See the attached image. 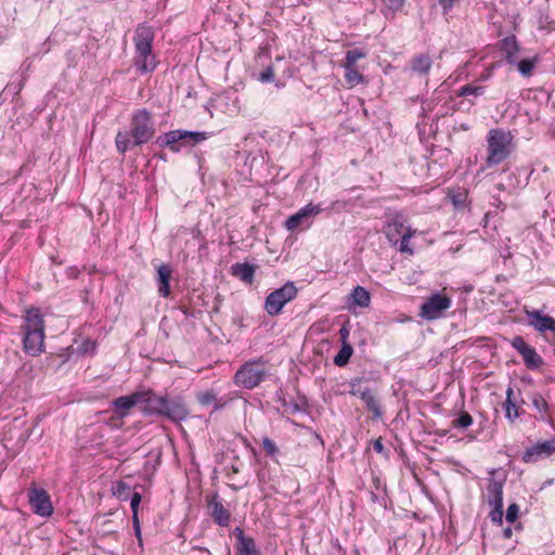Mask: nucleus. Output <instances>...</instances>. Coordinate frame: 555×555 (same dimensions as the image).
I'll list each match as a JSON object with an SVG mask.
<instances>
[{
  "label": "nucleus",
  "instance_id": "51",
  "mask_svg": "<svg viewBox=\"0 0 555 555\" xmlns=\"http://www.w3.org/2000/svg\"><path fill=\"white\" fill-rule=\"evenodd\" d=\"M512 534H513V530H512V528L507 527V528H505V529L503 530V537H504L505 539H509V538L512 537Z\"/></svg>",
  "mask_w": 555,
  "mask_h": 555
},
{
  "label": "nucleus",
  "instance_id": "20",
  "mask_svg": "<svg viewBox=\"0 0 555 555\" xmlns=\"http://www.w3.org/2000/svg\"><path fill=\"white\" fill-rule=\"evenodd\" d=\"M505 480L490 478L487 485L486 498L489 505L503 504V487Z\"/></svg>",
  "mask_w": 555,
  "mask_h": 555
},
{
  "label": "nucleus",
  "instance_id": "22",
  "mask_svg": "<svg viewBox=\"0 0 555 555\" xmlns=\"http://www.w3.org/2000/svg\"><path fill=\"white\" fill-rule=\"evenodd\" d=\"M256 266L249 263H234L231 266V274L244 283L250 284L254 281Z\"/></svg>",
  "mask_w": 555,
  "mask_h": 555
},
{
  "label": "nucleus",
  "instance_id": "23",
  "mask_svg": "<svg viewBox=\"0 0 555 555\" xmlns=\"http://www.w3.org/2000/svg\"><path fill=\"white\" fill-rule=\"evenodd\" d=\"M486 93V87L481 85L466 83L462 86L457 91L456 95L466 98L469 106L475 104V99Z\"/></svg>",
  "mask_w": 555,
  "mask_h": 555
},
{
  "label": "nucleus",
  "instance_id": "18",
  "mask_svg": "<svg viewBox=\"0 0 555 555\" xmlns=\"http://www.w3.org/2000/svg\"><path fill=\"white\" fill-rule=\"evenodd\" d=\"M142 398L140 391H135L130 396L118 397L113 401L114 411L119 417L124 418L129 415L131 408L141 403Z\"/></svg>",
  "mask_w": 555,
  "mask_h": 555
},
{
  "label": "nucleus",
  "instance_id": "9",
  "mask_svg": "<svg viewBox=\"0 0 555 555\" xmlns=\"http://www.w3.org/2000/svg\"><path fill=\"white\" fill-rule=\"evenodd\" d=\"M189 414L188 405L181 397L170 398L168 395L164 396L159 417L177 423L186 420Z\"/></svg>",
  "mask_w": 555,
  "mask_h": 555
},
{
  "label": "nucleus",
  "instance_id": "38",
  "mask_svg": "<svg viewBox=\"0 0 555 555\" xmlns=\"http://www.w3.org/2000/svg\"><path fill=\"white\" fill-rule=\"evenodd\" d=\"M473 424V417L469 413L463 412L456 420L452 422L455 428H466Z\"/></svg>",
  "mask_w": 555,
  "mask_h": 555
},
{
  "label": "nucleus",
  "instance_id": "35",
  "mask_svg": "<svg viewBox=\"0 0 555 555\" xmlns=\"http://www.w3.org/2000/svg\"><path fill=\"white\" fill-rule=\"evenodd\" d=\"M365 52L361 49H352L348 50L345 57V64L348 66H356V63L360 60L365 57Z\"/></svg>",
  "mask_w": 555,
  "mask_h": 555
},
{
  "label": "nucleus",
  "instance_id": "27",
  "mask_svg": "<svg viewBox=\"0 0 555 555\" xmlns=\"http://www.w3.org/2000/svg\"><path fill=\"white\" fill-rule=\"evenodd\" d=\"M539 62H540V56L538 54H535L532 57L522 59V60H519V57H517V62H515L513 65H515L517 67L518 72L524 77H530L532 75V72H533L535 65Z\"/></svg>",
  "mask_w": 555,
  "mask_h": 555
},
{
  "label": "nucleus",
  "instance_id": "45",
  "mask_svg": "<svg viewBox=\"0 0 555 555\" xmlns=\"http://www.w3.org/2000/svg\"><path fill=\"white\" fill-rule=\"evenodd\" d=\"M405 3V0H389L388 8L392 11H400Z\"/></svg>",
  "mask_w": 555,
  "mask_h": 555
},
{
  "label": "nucleus",
  "instance_id": "26",
  "mask_svg": "<svg viewBox=\"0 0 555 555\" xmlns=\"http://www.w3.org/2000/svg\"><path fill=\"white\" fill-rule=\"evenodd\" d=\"M406 229H410V228L405 225V221H404L403 217L401 215L397 214V215L392 216L387 223V236L389 237V240H392V237L395 235L402 236L403 232Z\"/></svg>",
  "mask_w": 555,
  "mask_h": 555
},
{
  "label": "nucleus",
  "instance_id": "30",
  "mask_svg": "<svg viewBox=\"0 0 555 555\" xmlns=\"http://www.w3.org/2000/svg\"><path fill=\"white\" fill-rule=\"evenodd\" d=\"M352 302L361 308H366L371 302L370 293L362 286H356L351 293Z\"/></svg>",
  "mask_w": 555,
  "mask_h": 555
},
{
  "label": "nucleus",
  "instance_id": "52",
  "mask_svg": "<svg viewBox=\"0 0 555 555\" xmlns=\"http://www.w3.org/2000/svg\"><path fill=\"white\" fill-rule=\"evenodd\" d=\"M332 544H333L334 547H336L338 550H341V546H340L338 540L332 541Z\"/></svg>",
  "mask_w": 555,
  "mask_h": 555
},
{
  "label": "nucleus",
  "instance_id": "8",
  "mask_svg": "<svg viewBox=\"0 0 555 555\" xmlns=\"http://www.w3.org/2000/svg\"><path fill=\"white\" fill-rule=\"evenodd\" d=\"M451 304L452 300L449 296L435 293L423 302L420 314L426 320L439 319L451 307Z\"/></svg>",
  "mask_w": 555,
  "mask_h": 555
},
{
  "label": "nucleus",
  "instance_id": "34",
  "mask_svg": "<svg viewBox=\"0 0 555 555\" xmlns=\"http://www.w3.org/2000/svg\"><path fill=\"white\" fill-rule=\"evenodd\" d=\"M113 494L117 496L119 500H128L129 496L133 493L130 485L127 482L119 480L112 487Z\"/></svg>",
  "mask_w": 555,
  "mask_h": 555
},
{
  "label": "nucleus",
  "instance_id": "14",
  "mask_svg": "<svg viewBox=\"0 0 555 555\" xmlns=\"http://www.w3.org/2000/svg\"><path fill=\"white\" fill-rule=\"evenodd\" d=\"M207 507L209 509V515L217 525L221 527L229 526L231 520V513L219 501L218 494H214L207 499Z\"/></svg>",
  "mask_w": 555,
  "mask_h": 555
},
{
  "label": "nucleus",
  "instance_id": "44",
  "mask_svg": "<svg viewBox=\"0 0 555 555\" xmlns=\"http://www.w3.org/2000/svg\"><path fill=\"white\" fill-rule=\"evenodd\" d=\"M130 507L132 514H138L139 505L141 503V494L139 492H133L130 496Z\"/></svg>",
  "mask_w": 555,
  "mask_h": 555
},
{
  "label": "nucleus",
  "instance_id": "46",
  "mask_svg": "<svg viewBox=\"0 0 555 555\" xmlns=\"http://www.w3.org/2000/svg\"><path fill=\"white\" fill-rule=\"evenodd\" d=\"M456 0H438V3L442 7L443 13L448 14L453 8Z\"/></svg>",
  "mask_w": 555,
  "mask_h": 555
},
{
  "label": "nucleus",
  "instance_id": "24",
  "mask_svg": "<svg viewBox=\"0 0 555 555\" xmlns=\"http://www.w3.org/2000/svg\"><path fill=\"white\" fill-rule=\"evenodd\" d=\"M501 50L505 54V60L508 64L517 62L519 47L515 36L502 39Z\"/></svg>",
  "mask_w": 555,
  "mask_h": 555
},
{
  "label": "nucleus",
  "instance_id": "43",
  "mask_svg": "<svg viewBox=\"0 0 555 555\" xmlns=\"http://www.w3.org/2000/svg\"><path fill=\"white\" fill-rule=\"evenodd\" d=\"M274 79V70L273 66L269 65L264 70H262L259 75V80L261 82H271Z\"/></svg>",
  "mask_w": 555,
  "mask_h": 555
},
{
  "label": "nucleus",
  "instance_id": "6",
  "mask_svg": "<svg viewBox=\"0 0 555 555\" xmlns=\"http://www.w3.org/2000/svg\"><path fill=\"white\" fill-rule=\"evenodd\" d=\"M180 139H190L191 146H195L196 144L208 139V133L204 131H189V130H170L156 139V144L162 147H168L171 152L178 153L180 152L179 140Z\"/></svg>",
  "mask_w": 555,
  "mask_h": 555
},
{
  "label": "nucleus",
  "instance_id": "32",
  "mask_svg": "<svg viewBox=\"0 0 555 555\" xmlns=\"http://www.w3.org/2000/svg\"><path fill=\"white\" fill-rule=\"evenodd\" d=\"M345 80L350 87H354L364 80L363 75L357 69L356 66L344 65Z\"/></svg>",
  "mask_w": 555,
  "mask_h": 555
},
{
  "label": "nucleus",
  "instance_id": "10",
  "mask_svg": "<svg viewBox=\"0 0 555 555\" xmlns=\"http://www.w3.org/2000/svg\"><path fill=\"white\" fill-rule=\"evenodd\" d=\"M511 345L521 356L527 369L534 371L543 365V358L532 346L526 343L524 337L515 336L512 339Z\"/></svg>",
  "mask_w": 555,
  "mask_h": 555
},
{
  "label": "nucleus",
  "instance_id": "53",
  "mask_svg": "<svg viewBox=\"0 0 555 555\" xmlns=\"http://www.w3.org/2000/svg\"><path fill=\"white\" fill-rule=\"evenodd\" d=\"M86 344H87V345H91V348H92V349H94V348H95V345H94L93 343H89V341H87Z\"/></svg>",
  "mask_w": 555,
  "mask_h": 555
},
{
  "label": "nucleus",
  "instance_id": "31",
  "mask_svg": "<svg viewBox=\"0 0 555 555\" xmlns=\"http://www.w3.org/2000/svg\"><path fill=\"white\" fill-rule=\"evenodd\" d=\"M353 353V348L350 344L344 343L338 353L334 357V364L337 366H345Z\"/></svg>",
  "mask_w": 555,
  "mask_h": 555
},
{
  "label": "nucleus",
  "instance_id": "7",
  "mask_svg": "<svg viewBox=\"0 0 555 555\" xmlns=\"http://www.w3.org/2000/svg\"><path fill=\"white\" fill-rule=\"evenodd\" d=\"M297 287L293 282L285 283L266 297L264 310L270 317L279 315L283 307L297 296Z\"/></svg>",
  "mask_w": 555,
  "mask_h": 555
},
{
  "label": "nucleus",
  "instance_id": "19",
  "mask_svg": "<svg viewBox=\"0 0 555 555\" xmlns=\"http://www.w3.org/2000/svg\"><path fill=\"white\" fill-rule=\"evenodd\" d=\"M171 275L172 269L169 264L162 263L157 267L158 294L164 298L170 295Z\"/></svg>",
  "mask_w": 555,
  "mask_h": 555
},
{
  "label": "nucleus",
  "instance_id": "5",
  "mask_svg": "<svg viewBox=\"0 0 555 555\" xmlns=\"http://www.w3.org/2000/svg\"><path fill=\"white\" fill-rule=\"evenodd\" d=\"M267 376L266 362L259 358L245 362L235 373L234 383L246 389H254Z\"/></svg>",
  "mask_w": 555,
  "mask_h": 555
},
{
  "label": "nucleus",
  "instance_id": "36",
  "mask_svg": "<svg viewBox=\"0 0 555 555\" xmlns=\"http://www.w3.org/2000/svg\"><path fill=\"white\" fill-rule=\"evenodd\" d=\"M532 404L535 408V410L541 413V418L544 417V414L548 412V404L546 400L540 395L535 393L532 397Z\"/></svg>",
  "mask_w": 555,
  "mask_h": 555
},
{
  "label": "nucleus",
  "instance_id": "50",
  "mask_svg": "<svg viewBox=\"0 0 555 555\" xmlns=\"http://www.w3.org/2000/svg\"><path fill=\"white\" fill-rule=\"evenodd\" d=\"M180 150L185 146H191V140L190 139H180L179 143Z\"/></svg>",
  "mask_w": 555,
  "mask_h": 555
},
{
  "label": "nucleus",
  "instance_id": "2",
  "mask_svg": "<svg viewBox=\"0 0 555 555\" xmlns=\"http://www.w3.org/2000/svg\"><path fill=\"white\" fill-rule=\"evenodd\" d=\"M24 351L33 357L40 354L44 346V321L39 309L30 308L24 318Z\"/></svg>",
  "mask_w": 555,
  "mask_h": 555
},
{
  "label": "nucleus",
  "instance_id": "41",
  "mask_svg": "<svg viewBox=\"0 0 555 555\" xmlns=\"http://www.w3.org/2000/svg\"><path fill=\"white\" fill-rule=\"evenodd\" d=\"M449 198L451 199V202L455 208H462L464 206L466 195L461 192L450 193Z\"/></svg>",
  "mask_w": 555,
  "mask_h": 555
},
{
  "label": "nucleus",
  "instance_id": "42",
  "mask_svg": "<svg viewBox=\"0 0 555 555\" xmlns=\"http://www.w3.org/2000/svg\"><path fill=\"white\" fill-rule=\"evenodd\" d=\"M519 513V506L516 503L509 504L506 511L505 518L508 522H514Z\"/></svg>",
  "mask_w": 555,
  "mask_h": 555
},
{
  "label": "nucleus",
  "instance_id": "11",
  "mask_svg": "<svg viewBox=\"0 0 555 555\" xmlns=\"http://www.w3.org/2000/svg\"><path fill=\"white\" fill-rule=\"evenodd\" d=\"M28 503L33 512L41 517H49L53 506L49 493L42 488L33 487L28 490Z\"/></svg>",
  "mask_w": 555,
  "mask_h": 555
},
{
  "label": "nucleus",
  "instance_id": "12",
  "mask_svg": "<svg viewBox=\"0 0 555 555\" xmlns=\"http://www.w3.org/2000/svg\"><path fill=\"white\" fill-rule=\"evenodd\" d=\"M555 453V437L538 442L534 446L527 448L521 455V460L525 463H535L540 460L546 459Z\"/></svg>",
  "mask_w": 555,
  "mask_h": 555
},
{
  "label": "nucleus",
  "instance_id": "28",
  "mask_svg": "<svg viewBox=\"0 0 555 555\" xmlns=\"http://www.w3.org/2000/svg\"><path fill=\"white\" fill-rule=\"evenodd\" d=\"M514 390L512 387L506 389V400L504 402L505 416L509 422H514L519 416L520 408L513 401Z\"/></svg>",
  "mask_w": 555,
  "mask_h": 555
},
{
  "label": "nucleus",
  "instance_id": "49",
  "mask_svg": "<svg viewBox=\"0 0 555 555\" xmlns=\"http://www.w3.org/2000/svg\"><path fill=\"white\" fill-rule=\"evenodd\" d=\"M339 335H340V338L343 340V344L347 343L346 339L349 336V331L345 326L339 330Z\"/></svg>",
  "mask_w": 555,
  "mask_h": 555
},
{
  "label": "nucleus",
  "instance_id": "21",
  "mask_svg": "<svg viewBox=\"0 0 555 555\" xmlns=\"http://www.w3.org/2000/svg\"><path fill=\"white\" fill-rule=\"evenodd\" d=\"M433 66V59L427 53H420L410 60V68L420 76H426Z\"/></svg>",
  "mask_w": 555,
  "mask_h": 555
},
{
  "label": "nucleus",
  "instance_id": "13",
  "mask_svg": "<svg viewBox=\"0 0 555 555\" xmlns=\"http://www.w3.org/2000/svg\"><path fill=\"white\" fill-rule=\"evenodd\" d=\"M320 212L321 208L319 205L308 204L305 207L300 208L296 214L287 218V220L285 221V228L288 231H294L301 224L309 227V218L314 217Z\"/></svg>",
  "mask_w": 555,
  "mask_h": 555
},
{
  "label": "nucleus",
  "instance_id": "37",
  "mask_svg": "<svg viewBox=\"0 0 555 555\" xmlns=\"http://www.w3.org/2000/svg\"><path fill=\"white\" fill-rule=\"evenodd\" d=\"M414 234V231L411 230V229H406L402 236H401V243H400V251L402 253H408L410 255L413 254V249L410 248L409 246V243H410V238L413 236Z\"/></svg>",
  "mask_w": 555,
  "mask_h": 555
},
{
  "label": "nucleus",
  "instance_id": "39",
  "mask_svg": "<svg viewBox=\"0 0 555 555\" xmlns=\"http://www.w3.org/2000/svg\"><path fill=\"white\" fill-rule=\"evenodd\" d=\"M262 447H263V449H264L266 453H267L269 456H271V457L275 456V455L279 453V448L276 447V444L274 443V441H273V440H271V439H270V438H268V437H264V438L262 439Z\"/></svg>",
  "mask_w": 555,
  "mask_h": 555
},
{
  "label": "nucleus",
  "instance_id": "29",
  "mask_svg": "<svg viewBox=\"0 0 555 555\" xmlns=\"http://www.w3.org/2000/svg\"><path fill=\"white\" fill-rule=\"evenodd\" d=\"M349 393L353 397L362 399L369 391H372L363 377H356L349 382Z\"/></svg>",
  "mask_w": 555,
  "mask_h": 555
},
{
  "label": "nucleus",
  "instance_id": "48",
  "mask_svg": "<svg viewBox=\"0 0 555 555\" xmlns=\"http://www.w3.org/2000/svg\"><path fill=\"white\" fill-rule=\"evenodd\" d=\"M373 449L374 451H376L377 453H383L384 451V444L382 442V438H377L373 441Z\"/></svg>",
  "mask_w": 555,
  "mask_h": 555
},
{
  "label": "nucleus",
  "instance_id": "4",
  "mask_svg": "<svg viewBox=\"0 0 555 555\" xmlns=\"http://www.w3.org/2000/svg\"><path fill=\"white\" fill-rule=\"evenodd\" d=\"M513 134L502 128L491 129L487 135V158L485 166L490 168L503 163L513 152Z\"/></svg>",
  "mask_w": 555,
  "mask_h": 555
},
{
  "label": "nucleus",
  "instance_id": "3",
  "mask_svg": "<svg viewBox=\"0 0 555 555\" xmlns=\"http://www.w3.org/2000/svg\"><path fill=\"white\" fill-rule=\"evenodd\" d=\"M135 59L134 65L142 73H151L156 67L155 57L152 55L154 30L146 24H139L134 30Z\"/></svg>",
  "mask_w": 555,
  "mask_h": 555
},
{
  "label": "nucleus",
  "instance_id": "17",
  "mask_svg": "<svg viewBox=\"0 0 555 555\" xmlns=\"http://www.w3.org/2000/svg\"><path fill=\"white\" fill-rule=\"evenodd\" d=\"M527 317L529 325L534 327L538 332H555V319L552 317L543 314L539 310L527 311Z\"/></svg>",
  "mask_w": 555,
  "mask_h": 555
},
{
  "label": "nucleus",
  "instance_id": "40",
  "mask_svg": "<svg viewBox=\"0 0 555 555\" xmlns=\"http://www.w3.org/2000/svg\"><path fill=\"white\" fill-rule=\"evenodd\" d=\"M492 511L489 514V517L493 522L502 524L503 520V504L491 505Z\"/></svg>",
  "mask_w": 555,
  "mask_h": 555
},
{
  "label": "nucleus",
  "instance_id": "33",
  "mask_svg": "<svg viewBox=\"0 0 555 555\" xmlns=\"http://www.w3.org/2000/svg\"><path fill=\"white\" fill-rule=\"evenodd\" d=\"M196 398L198 403L204 406L210 405L212 403H215V410L221 409L223 406L217 402V395L212 389L198 392Z\"/></svg>",
  "mask_w": 555,
  "mask_h": 555
},
{
  "label": "nucleus",
  "instance_id": "16",
  "mask_svg": "<svg viewBox=\"0 0 555 555\" xmlns=\"http://www.w3.org/2000/svg\"><path fill=\"white\" fill-rule=\"evenodd\" d=\"M232 534L236 538V553L237 555H261V552L256 546L255 540L251 537H247L244 530L240 527H235Z\"/></svg>",
  "mask_w": 555,
  "mask_h": 555
},
{
  "label": "nucleus",
  "instance_id": "47",
  "mask_svg": "<svg viewBox=\"0 0 555 555\" xmlns=\"http://www.w3.org/2000/svg\"><path fill=\"white\" fill-rule=\"evenodd\" d=\"M132 522H133V528H134V531H135V535L138 539L141 538V530H140V524H139V518H138V514H132Z\"/></svg>",
  "mask_w": 555,
  "mask_h": 555
},
{
  "label": "nucleus",
  "instance_id": "15",
  "mask_svg": "<svg viewBox=\"0 0 555 555\" xmlns=\"http://www.w3.org/2000/svg\"><path fill=\"white\" fill-rule=\"evenodd\" d=\"M142 401L141 412L147 416H160L164 396H158L152 390L140 391Z\"/></svg>",
  "mask_w": 555,
  "mask_h": 555
},
{
  "label": "nucleus",
  "instance_id": "25",
  "mask_svg": "<svg viewBox=\"0 0 555 555\" xmlns=\"http://www.w3.org/2000/svg\"><path fill=\"white\" fill-rule=\"evenodd\" d=\"M361 400L364 402L367 411L372 413L373 420L382 418L383 409L375 390L369 391Z\"/></svg>",
  "mask_w": 555,
  "mask_h": 555
},
{
  "label": "nucleus",
  "instance_id": "1",
  "mask_svg": "<svg viewBox=\"0 0 555 555\" xmlns=\"http://www.w3.org/2000/svg\"><path fill=\"white\" fill-rule=\"evenodd\" d=\"M155 121L146 108L135 111L131 116L130 131H118L115 138L116 149L125 154L128 150L147 143L155 134Z\"/></svg>",
  "mask_w": 555,
  "mask_h": 555
}]
</instances>
